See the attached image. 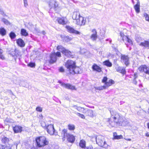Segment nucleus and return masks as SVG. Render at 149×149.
Segmentation results:
<instances>
[{
  "label": "nucleus",
  "mask_w": 149,
  "mask_h": 149,
  "mask_svg": "<svg viewBox=\"0 0 149 149\" xmlns=\"http://www.w3.org/2000/svg\"><path fill=\"white\" fill-rule=\"evenodd\" d=\"M96 143L100 146L105 148L109 149L110 146L107 144L105 141L104 136L99 135L96 138Z\"/></svg>",
  "instance_id": "obj_4"
},
{
  "label": "nucleus",
  "mask_w": 149,
  "mask_h": 149,
  "mask_svg": "<svg viewBox=\"0 0 149 149\" xmlns=\"http://www.w3.org/2000/svg\"><path fill=\"white\" fill-rule=\"evenodd\" d=\"M41 125L44 128H46V127H47L46 126L45 123L44 122H42L41 123Z\"/></svg>",
  "instance_id": "obj_49"
},
{
  "label": "nucleus",
  "mask_w": 149,
  "mask_h": 149,
  "mask_svg": "<svg viewBox=\"0 0 149 149\" xmlns=\"http://www.w3.org/2000/svg\"><path fill=\"white\" fill-rule=\"evenodd\" d=\"M2 21L4 23V24L7 25L10 24L9 22L5 18H3L2 19Z\"/></svg>",
  "instance_id": "obj_41"
},
{
  "label": "nucleus",
  "mask_w": 149,
  "mask_h": 149,
  "mask_svg": "<svg viewBox=\"0 0 149 149\" xmlns=\"http://www.w3.org/2000/svg\"><path fill=\"white\" fill-rule=\"evenodd\" d=\"M136 40L138 43L140 44L141 42H142L141 41L143 40V39L141 37L139 36L136 38Z\"/></svg>",
  "instance_id": "obj_38"
},
{
  "label": "nucleus",
  "mask_w": 149,
  "mask_h": 149,
  "mask_svg": "<svg viewBox=\"0 0 149 149\" xmlns=\"http://www.w3.org/2000/svg\"><path fill=\"white\" fill-rule=\"evenodd\" d=\"M13 129L15 133H20L22 131V127L20 126L16 125L13 127Z\"/></svg>",
  "instance_id": "obj_18"
},
{
  "label": "nucleus",
  "mask_w": 149,
  "mask_h": 149,
  "mask_svg": "<svg viewBox=\"0 0 149 149\" xmlns=\"http://www.w3.org/2000/svg\"><path fill=\"white\" fill-rule=\"evenodd\" d=\"M9 36L11 39H15L16 36L15 34L13 32H11L9 34Z\"/></svg>",
  "instance_id": "obj_33"
},
{
  "label": "nucleus",
  "mask_w": 149,
  "mask_h": 149,
  "mask_svg": "<svg viewBox=\"0 0 149 149\" xmlns=\"http://www.w3.org/2000/svg\"><path fill=\"white\" fill-rule=\"evenodd\" d=\"M82 108V107H79L78 108H77V110L79 112H81Z\"/></svg>",
  "instance_id": "obj_58"
},
{
  "label": "nucleus",
  "mask_w": 149,
  "mask_h": 149,
  "mask_svg": "<svg viewBox=\"0 0 149 149\" xmlns=\"http://www.w3.org/2000/svg\"><path fill=\"white\" fill-rule=\"evenodd\" d=\"M146 136L149 137V134H148V133H146Z\"/></svg>",
  "instance_id": "obj_63"
},
{
  "label": "nucleus",
  "mask_w": 149,
  "mask_h": 149,
  "mask_svg": "<svg viewBox=\"0 0 149 149\" xmlns=\"http://www.w3.org/2000/svg\"><path fill=\"white\" fill-rule=\"evenodd\" d=\"M72 107L73 109H75L77 110V108H78L79 107H77L76 105H74Z\"/></svg>",
  "instance_id": "obj_55"
},
{
  "label": "nucleus",
  "mask_w": 149,
  "mask_h": 149,
  "mask_svg": "<svg viewBox=\"0 0 149 149\" xmlns=\"http://www.w3.org/2000/svg\"><path fill=\"white\" fill-rule=\"evenodd\" d=\"M45 129H46L48 133L51 135L54 134L56 135L57 134V132L54 130L53 125H49L46 127Z\"/></svg>",
  "instance_id": "obj_8"
},
{
  "label": "nucleus",
  "mask_w": 149,
  "mask_h": 149,
  "mask_svg": "<svg viewBox=\"0 0 149 149\" xmlns=\"http://www.w3.org/2000/svg\"><path fill=\"white\" fill-rule=\"evenodd\" d=\"M79 146L82 148H84L86 147V142L83 139L81 140L80 141L79 143Z\"/></svg>",
  "instance_id": "obj_25"
},
{
  "label": "nucleus",
  "mask_w": 149,
  "mask_h": 149,
  "mask_svg": "<svg viewBox=\"0 0 149 149\" xmlns=\"http://www.w3.org/2000/svg\"><path fill=\"white\" fill-rule=\"evenodd\" d=\"M93 148L92 146H89L85 148L84 149H93Z\"/></svg>",
  "instance_id": "obj_53"
},
{
  "label": "nucleus",
  "mask_w": 149,
  "mask_h": 149,
  "mask_svg": "<svg viewBox=\"0 0 149 149\" xmlns=\"http://www.w3.org/2000/svg\"><path fill=\"white\" fill-rule=\"evenodd\" d=\"M56 20L59 24L62 25L66 24L68 22L66 19L64 17L58 18Z\"/></svg>",
  "instance_id": "obj_17"
},
{
  "label": "nucleus",
  "mask_w": 149,
  "mask_h": 149,
  "mask_svg": "<svg viewBox=\"0 0 149 149\" xmlns=\"http://www.w3.org/2000/svg\"><path fill=\"white\" fill-rule=\"evenodd\" d=\"M56 56L59 57L61 56V54L60 52H57L56 53L54 52L52 53L50 56V59L49 62L50 63H55L57 60Z\"/></svg>",
  "instance_id": "obj_7"
},
{
  "label": "nucleus",
  "mask_w": 149,
  "mask_h": 149,
  "mask_svg": "<svg viewBox=\"0 0 149 149\" xmlns=\"http://www.w3.org/2000/svg\"><path fill=\"white\" fill-rule=\"evenodd\" d=\"M62 85L63 86V87H65L67 89L72 90H76L74 86H72L69 84H62Z\"/></svg>",
  "instance_id": "obj_19"
},
{
  "label": "nucleus",
  "mask_w": 149,
  "mask_h": 149,
  "mask_svg": "<svg viewBox=\"0 0 149 149\" xmlns=\"http://www.w3.org/2000/svg\"><path fill=\"white\" fill-rule=\"evenodd\" d=\"M125 139L128 141H131V139Z\"/></svg>",
  "instance_id": "obj_62"
},
{
  "label": "nucleus",
  "mask_w": 149,
  "mask_h": 149,
  "mask_svg": "<svg viewBox=\"0 0 149 149\" xmlns=\"http://www.w3.org/2000/svg\"><path fill=\"white\" fill-rule=\"evenodd\" d=\"M74 113L76 114V115H77V116H78L79 117L81 118H82L85 119V117L84 115L81 114L79 113H77L76 111H74Z\"/></svg>",
  "instance_id": "obj_36"
},
{
  "label": "nucleus",
  "mask_w": 149,
  "mask_h": 149,
  "mask_svg": "<svg viewBox=\"0 0 149 149\" xmlns=\"http://www.w3.org/2000/svg\"><path fill=\"white\" fill-rule=\"evenodd\" d=\"M120 36L122 38V40L125 42L126 41L130 44L132 45L133 43L132 40L128 37V36L125 35L124 33L122 32H120Z\"/></svg>",
  "instance_id": "obj_9"
},
{
  "label": "nucleus",
  "mask_w": 149,
  "mask_h": 149,
  "mask_svg": "<svg viewBox=\"0 0 149 149\" xmlns=\"http://www.w3.org/2000/svg\"><path fill=\"white\" fill-rule=\"evenodd\" d=\"M65 28L67 29V31L70 33L74 34L76 35L80 34V32L74 29V28L70 26H66Z\"/></svg>",
  "instance_id": "obj_12"
},
{
  "label": "nucleus",
  "mask_w": 149,
  "mask_h": 149,
  "mask_svg": "<svg viewBox=\"0 0 149 149\" xmlns=\"http://www.w3.org/2000/svg\"><path fill=\"white\" fill-rule=\"evenodd\" d=\"M24 6L26 7L28 6L27 2V0H24Z\"/></svg>",
  "instance_id": "obj_50"
},
{
  "label": "nucleus",
  "mask_w": 149,
  "mask_h": 149,
  "mask_svg": "<svg viewBox=\"0 0 149 149\" xmlns=\"http://www.w3.org/2000/svg\"><path fill=\"white\" fill-rule=\"evenodd\" d=\"M75 63L72 61L68 60L65 63V67L67 68L68 71L70 72L73 68L75 66Z\"/></svg>",
  "instance_id": "obj_6"
},
{
  "label": "nucleus",
  "mask_w": 149,
  "mask_h": 149,
  "mask_svg": "<svg viewBox=\"0 0 149 149\" xmlns=\"http://www.w3.org/2000/svg\"><path fill=\"white\" fill-rule=\"evenodd\" d=\"M121 61L122 63H124L127 66L129 64V58L128 56L122 54L121 57Z\"/></svg>",
  "instance_id": "obj_11"
},
{
  "label": "nucleus",
  "mask_w": 149,
  "mask_h": 149,
  "mask_svg": "<svg viewBox=\"0 0 149 149\" xmlns=\"http://www.w3.org/2000/svg\"><path fill=\"white\" fill-rule=\"evenodd\" d=\"M133 83L135 84V85H136L137 84V81H136V79H133Z\"/></svg>",
  "instance_id": "obj_57"
},
{
  "label": "nucleus",
  "mask_w": 149,
  "mask_h": 149,
  "mask_svg": "<svg viewBox=\"0 0 149 149\" xmlns=\"http://www.w3.org/2000/svg\"><path fill=\"white\" fill-rule=\"evenodd\" d=\"M81 17V16H80L79 13L77 12H75L73 13L72 17L73 19H75L77 20V19H78Z\"/></svg>",
  "instance_id": "obj_24"
},
{
  "label": "nucleus",
  "mask_w": 149,
  "mask_h": 149,
  "mask_svg": "<svg viewBox=\"0 0 149 149\" xmlns=\"http://www.w3.org/2000/svg\"><path fill=\"white\" fill-rule=\"evenodd\" d=\"M68 128L70 130L73 131L75 129V126L73 124H69L68 125Z\"/></svg>",
  "instance_id": "obj_31"
},
{
  "label": "nucleus",
  "mask_w": 149,
  "mask_h": 149,
  "mask_svg": "<svg viewBox=\"0 0 149 149\" xmlns=\"http://www.w3.org/2000/svg\"><path fill=\"white\" fill-rule=\"evenodd\" d=\"M21 33L22 35L24 36H27L28 35V33L26 32V30L24 29H21Z\"/></svg>",
  "instance_id": "obj_30"
},
{
  "label": "nucleus",
  "mask_w": 149,
  "mask_h": 149,
  "mask_svg": "<svg viewBox=\"0 0 149 149\" xmlns=\"http://www.w3.org/2000/svg\"><path fill=\"white\" fill-rule=\"evenodd\" d=\"M58 82H59V83H60V84H61V86H63L62 85V84H65V83H62V82L61 81H58Z\"/></svg>",
  "instance_id": "obj_61"
},
{
  "label": "nucleus",
  "mask_w": 149,
  "mask_h": 149,
  "mask_svg": "<svg viewBox=\"0 0 149 149\" xmlns=\"http://www.w3.org/2000/svg\"><path fill=\"white\" fill-rule=\"evenodd\" d=\"M107 87L106 86L104 85L103 86H100L98 87H95V88L96 89H97L99 90H102L104 89H105Z\"/></svg>",
  "instance_id": "obj_39"
},
{
  "label": "nucleus",
  "mask_w": 149,
  "mask_h": 149,
  "mask_svg": "<svg viewBox=\"0 0 149 149\" xmlns=\"http://www.w3.org/2000/svg\"><path fill=\"white\" fill-rule=\"evenodd\" d=\"M36 110L38 111L41 112L42 111V109L41 107H36Z\"/></svg>",
  "instance_id": "obj_42"
},
{
  "label": "nucleus",
  "mask_w": 149,
  "mask_h": 149,
  "mask_svg": "<svg viewBox=\"0 0 149 149\" xmlns=\"http://www.w3.org/2000/svg\"><path fill=\"white\" fill-rule=\"evenodd\" d=\"M10 54L13 56H14L15 55L14 52H10Z\"/></svg>",
  "instance_id": "obj_56"
},
{
  "label": "nucleus",
  "mask_w": 149,
  "mask_h": 149,
  "mask_svg": "<svg viewBox=\"0 0 149 149\" xmlns=\"http://www.w3.org/2000/svg\"><path fill=\"white\" fill-rule=\"evenodd\" d=\"M86 19L82 17H80L76 20L77 24L80 25H84L85 24Z\"/></svg>",
  "instance_id": "obj_14"
},
{
  "label": "nucleus",
  "mask_w": 149,
  "mask_h": 149,
  "mask_svg": "<svg viewBox=\"0 0 149 149\" xmlns=\"http://www.w3.org/2000/svg\"><path fill=\"white\" fill-rule=\"evenodd\" d=\"M113 136H114V138H115L116 135H117V134L116 132H114L113 133Z\"/></svg>",
  "instance_id": "obj_60"
},
{
  "label": "nucleus",
  "mask_w": 149,
  "mask_h": 149,
  "mask_svg": "<svg viewBox=\"0 0 149 149\" xmlns=\"http://www.w3.org/2000/svg\"><path fill=\"white\" fill-rule=\"evenodd\" d=\"M28 65L31 67H33L35 66V64L33 63H30Z\"/></svg>",
  "instance_id": "obj_46"
},
{
  "label": "nucleus",
  "mask_w": 149,
  "mask_h": 149,
  "mask_svg": "<svg viewBox=\"0 0 149 149\" xmlns=\"http://www.w3.org/2000/svg\"><path fill=\"white\" fill-rule=\"evenodd\" d=\"M139 45L140 46L144 47L145 48H149V41H145L143 42H141Z\"/></svg>",
  "instance_id": "obj_21"
},
{
  "label": "nucleus",
  "mask_w": 149,
  "mask_h": 149,
  "mask_svg": "<svg viewBox=\"0 0 149 149\" xmlns=\"http://www.w3.org/2000/svg\"><path fill=\"white\" fill-rule=\"evenodd\" d=\"M72 40V38L68 36L65 37L63 39L64 41L66 42H68Z\"/></svg>",
  "instance_id": "obj_35"
},
{
  "label": "nucleus",
  "mask_w": 149,
  "mask_h": 149,
  "mask_svg": "<svg viewBox=\"0 0 149 149\" xmlns=\"http://www.w3.org/2000/svg\"><path fill=\"white\" fill-rule=\"evenodd\" d=\"M103 64L107 67H111L112 65V63L109 60H106L103 62Z\"/></svg>",
  "instance_id": "obj_27"
},
{
  "label": "nucleus",
  "mask_w": 149,
  "mask_h": 149,
  "mask_svg": "<svg viewBox=\"0 0 149 149\" xmlns=\"http://www.w3.org/2000/svg\"><path fill=\"white\" fill-rule=\"evenodd\" d=\"M28 28L31 30H33L35 29L34 26L31 23H29L27 25Z\"/></svg>",
  "instance_id": "obj_32"
},
{
  "label": "nucleus",
  "mask_w": 149,
  "mask_h": 149,
  "mask_svg": "<svg viewBox=\"0 0 149 149\" xmlns=\"http://www.w3.org/2000/svg\"><path fill=\"white\" fill-rule=\"evenodd\" d=\"M97 35L91 34V35L90 36V38L92 40L94 41H95L96 40L97 38Z\"/></svg>",
  "instance_id": "obj_34"
},
{
  "label": "nucleus",
  "mask_w": 149,
  "mask_h": 149,
  "mask_svg": "<svg viewBox=\"0 0 149 149\" xmlns=\"http://www.w3.org/2000/svg\"><path fill=\"white\" fill-rule=\"evenodd\" d=\"M57 49L67 57H73V56L72 55V52L66 49L62 46H58L57 47Z\"/></svg>",
  "instance_id": "obj_5"
},
{
  "label": "nucleus",
  "mask_w": 149,
  "mask_h": 149,
  "mask_svg": "<svg viewBox=\"0 0 149 149\" xmlns=\"http://www.w3.org/2000/svg\"><path fill=\"white\" fill-rule=\"evenodd\" d=\"M134 79H136L138 77V74L137 73H134Z\"/></svg>",
  "instance_id": "obj_54"
},
{
  "label": "nucleus",
  "mask_w": 149,
  "mask_h": 149,
  "mask_svg": "<svg viewBox=\"0 0 149 149\" xmlns=\"http://www.w3.org/2000/svg\"><path fill=\"white\" fill-rule=\"evenodd\" d=\"M87 110L86 109H85L84 108H82L81 111V112H82L83 113H86V111Z\"/></svg>",
  "instance_id": "obj_45"
},
{
  "label": "nucleus",
  "mask_w": 149,
  "mask_h": 149,
  "mask_svg": "<svg viewBox=\"0 0 149 149\" xmlns=\"http://www.w3.org/2000/svg\"><path fill=\"white\" fill-rule=\"evenodd\" d=\"M6 146H3L2 145H0V149H5L6 148H7Z\"/></svg>",
  "instance_id": "obj_51"
},
{
  "label": "nucleus",
  "mask_w": 149,
  "mask_h": 149,
  "mask_svg": "<svg viewBox=\"0 0 149 149\" xmlns=\"http://www.w3.org/2000/svg\"><path fill=\"white\" fill-rule=\"evenodd\" d=\"M92 68L93 70L99 72H101L102 71L101 68L96 64H94L93 65Z\"/></svg>",
  "instance_id": "obj_20"
},
{
  "label": "nucleus",
  "mask_w": 149,
  "mask_h": 149,
  "mask_svg": "<svg viewBox=\"0 0 149 149\" xmlns=\"http://www.w3.org/2000/svg\"><path fill=\"white\" fill-rule=\"evenodd\" d=\"M92 34H94L95 35H97V32L95 29H93L92 31Z\"/></svg>",
  "instance_id": "obj_43"
},
{
  "label": "nucleus",
  "mask_w": 149,
  "mask_h": 149,
  "mask_svg": "<svg viewBox=\"0 0 149 149\" xmlns=\"http://www.w3.org/2000/svg\"><path fill=\"white\" fill-rule=\"evenodd\" d=\"M16 42L17 45L21 47H24L25 45L24 41L21 39L19 38L17 40Z\"/></svg>",
  "instance_id": "obj_22"
},
{
  "label": "nucleus",
  "mask_w": 149,
  "mask_h": 149,
  "mask_svg": "<svg viewBox=\"0 0 149 149\" xmlns=\"http://www.w3.org/2000/svg\"><path fill=\"white\" fill-rule=\"evenodd\" d=\"M116 69L117 71L122 74H124L125 73L126 71L125 69L122 67L118 66L116 67Z\"/></svg>",
  "instance_id": "obj_23"
},
{
  "label": "nucleus",
  "mask_w": 149,
  "mask_h": 149,
  "mask_svg": "<svg viewBox=\"0 0 149 149\" xmlns=\"http://www.w3.org/2000/svg\"><path fill=\"white\" fill-rule=\"evenodd\" d=\"M107 80V77H104L102 81L103 83H105V86L107 87L111 86L114 83V81L111 79H110L108 81L106 82Z\"/></svg>",
  "instance_id": "obj_13"
},
{
  "label": "nucleus",
  "mask_w": 149,
  "mask_h": 149,
  "mask_svg": "<svg viewBox=\"0 0 149 149\" xmlns=\"http://www.w3.org/2000/svg\"><path fill=\"white\" fill-rule=\"evenodd\" d=\"M3 53V50L1 49H0V54L1 53Z\"/></svg>",
  "instance_id": "obj_64"
},
{
  "label": "nucleus",
  "mask_w": 149,
  "mask_h": 149,
  "mask_svg": "<svg viewBox=\"0 0 149 149\" xmlns=\"http://www.w3.org/2000/svg\"><path fill=\"white\" fill-rule=\"evenodd\" d=\"M86 51V50L84 49H81L80 50V53L81 54H83L85 53Z\"/></svg>",
  "instance_id": "obj_44"
},
{
  "label": "nucleus",
  "mask_w": 149,
  "mask_h": 149,
  "mask_svg": "<svg viewBox=\"0 0 149 149\" xmlns=\"http://www.w3.org/2000/svg\"><path fill=\"white\" fill-rule=\"evenodd\" d=\"M143 16L145 17L146 20L149 22V16L148 15L147 13H145L143 14Z\"/></svg>",
  "instance_id": "obj_40"
},
{
  "label": "nucleus",
  "mask_w": 149,
  "mask_h": 149,
  "mask_svg": "<svg viewBox=\"0 0 149 149\" xmlns=\"http://www.w3.org/2000/svg\"><path fill=\"white\" fill-rule=\"evenodd\" d=\"M0 34L2 36H4L6 34V31L3 28H0Z\"/></svg>",
  "instance_id": "obj_29"
},
{
  "label": "nucleus",
  "mask_w": 149,
  "mask_h": 149,
  "mask_svg": "<svg viewBox=\"0 0 149 149\" xmlns=\"http://www.w3.org/2000/svg\"><path fill=\"white\" fill-rule=\"evenodd\" d=\"M139 70L141 72H143L146 74L149 75V67L144 65H141L138 68Z\"/></svg>",
  "instance_id": "obj_10"
},
{
  "label": "nucleus",
  "mask_w": 149,
  "mask_h": 149,
  "mask_svg": "<svg viewBox=\"0 0 149 149\" xmlns=\"http://www.w3.org/2000/svg\"><path fill=\"white\" fill-rule=\"evenodd\" d=\"M61 134L63 137L62 139L63 141L65 140V138L66 137L68 142L71 143H73L74 142L75 140V136L73 135L68 133L66 129H63L62 131Z\"/></svg>",
  "instance_id": "obj_2"
},
{
  "label": "nucleus",
  "mask_w": 149,
  "mask_h": 149,
  "mask_svg": "<svg viewBox=\"0 0 149 149\" xmlns=\"http://www.w3.org/2000/svg\"><path fill=\"white\" fill-rule=\"evenodd\" d=\"M59 72H64V70L62 67H60L58 69Z\"/></svg>",
  "instance_id": "obj_48"
},
{
  "label": "nucleus",
  "mask_w": 149,
  "mask_h": 149,
  "mask_svg": "<svg viewBox=\"0 0 149 149\" xmlns=\"http://www.w3.org/2000/svg\"><path fill=\"white\" fill-rule=\"evenodd\" d=\"M134 9L136 13H138L140 12V2L138 1L137 4L134 6Z\"/></svg>",
  "instance_id": "obj_26"
},
{
  "label": "nucleus",
  "mask_w": 149,
  "mask_h": 149,
  "mask_svg": "<svg viewBox=\"0 0 149 149\" xmlns=\"http://www.w3.org/2000/svg\"><path fill=\"white\" fill-rule=\"evenodd\" d=\"M111 117L108 120L109 126L115 127L117 126H125L127 125L129 122L119 113L114 111H110Z\"/></svg>",
  "instance_id": "obj_1"
},
{
  "label": "nucleus",
  "mask_w": 149,
  "mask_h": 149,
  "mask_svg": "<svg viewBox=\"0 0 149 149\" xmlns=\"http://www.w3.org/2000/svg\"><path fill=\"white\" fill-rule=\"evenodd\" d=\"M9 141L8 139L6 137H4L2 139L1 141L3 143L6 144L8 143Z\"/></svg>",
  "instance_id": "obj_37"
},
{
  "label": "nucleus",
  "mask_w": 149,
  "mask_h": 149,
  "mask_svg": "<svg viewBox=\"0 0 149 149\" xmlns=\"http://www.w3.org/2000/svg\"><path fill=\"white\" fill-rule=\"evenodd\" d=\"M81 69L78 67H77L75 65V66L73 68L70 73L72 74H75L80 73H81Z\"/></svg>",
  "instance_id": "obj_15"
},
{
  "label": "nucleus",
  "mask_w": 149,
  "mask_h": 149,
  "mask_svg": "<svg viewBox=\"0 0 149 149\" xmlns=\"http://www.w3.org/2000/svg\"><path fill=\"white\" fill-rule=\"evenodd\" d=\"M8 91H9V92L10 93V94L14 95V94H13V93L12 92V91H11V90H9Z\"/></svg>",
  "instance_id": "obj_59"
},
{
  "label": "nucleus",
  "mask_w": 149,
  "mask_h": 149,
  "mask_svg": "<svg viewBox=\"0 0 149 149\" xmlns=\"http://www.w3.org/2000/svg\"><path fill=\"white\" fill-rule=\"evenodd\" d=\"M93 111L92 110L87 109L86 111V114L90 116L93 117Z\"/></svg>",
  "instance_id": "obj_28"
},
{
  "label": "nucleus",
  "mask_w": 149,
  "mask_h": 149,
  "mask_svg": "<svg viewBox=\"0 0 149 149\" xmlns=\"http://www.w3.org/2000/svg\"><path fill=\"white\" fill-rule=\"evenodd\" d=\"M2 53H1L0 54V58L3 60L5 59V57L2 54Z\"/></svg>",
  "instance_id": "obj_52"
},
{
  "label": "nucleus",
  "mask_w": 149,
  "mask_h": 149,
  "mask_svg": "<svg viewBox=\"0 0 149 149\" xmlns=\"http://www.w3.org/2000/svg\"><path fill=\"white\" fill-rule=\"evenodd\" d=\"M123 136L121 135H116V136L115 137V138L116 139H122L123 138Z\"/></svg>",
  "instance_id": "obj_47"
},
{
  "label": "nucleus",
  "mask_w": 149,
  "mask_h": 149,
  "mask_svg": "<svg viewBox=\"0 0 149 149\" xmlns=\"http://www.w3.org/2000/svg\"><path fill=\"white\" fill-rule=\"evenodd\" d=\"M36 141L37 146L39 147H41L47 145L49 142L48 139L44 136H41L37 138Z\"/></svg>",
  "instance_id": "obj_3"
},
{
  "label": "nucleus",
  "mask_w": 149,
  "mask_h": 149,
  "mask_svg": "<svg viewBox=\"0 0 149 149\" xmlns=\"http://www.w3.org/2000/svg\"><path fill=\"white\" fill-rule=\"evenodd\" d=\"M49 4L51 8H55L58 7V4L57 2L55 0H49Z\"/></svg>",
  "instance_id": "obj_16"
}]
</instances>
